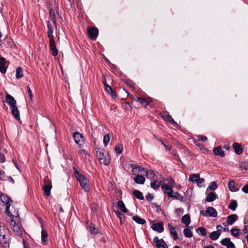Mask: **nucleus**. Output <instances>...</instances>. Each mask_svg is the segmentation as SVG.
Masks as SVG:
<instances>
[{
    "label": "nucleus",
    "instance_id": "1",
    "mask_svg": "<svg viewBox=\"0 0 248 248\" xmlns=\"http://www.w3.org/2000/svg\"><path fill=\"white\" fill-rule=\"evenodd\" d=\"M6 218L7 222L10 224L11 228L15 234L21 236L23 234V229L20 223L18 211L14 210V214L6 216Z\"/></svg>",
    "mask_w": 248,
    "mask_h": 248
},
{
    "label": "nucleus",
    "instance_id": "2",
    "mask_svg": "<svg viewBox=\"0 0 248 248\" xmlns=\"http://www.w3.org/2000/svg\"><path fill=\"white\" fill-rule=\"evenodd\" d=\"M0 199L2 203V205L6 206L5 213L6 216L11 215V214H14V210L16 209L13 206H12L11 208V203L13 202L11 198L5 194L0 193Z\"/></svg>",
    "mask_w": 248,
    "mask_h": 248
},
{
    "label": "nucleus",
    "instance_id": "3",
    "mask_svg": "<svg viewBox=\"0 0 248 248\" xmlns=\"http://www.w3.org/2000/svg\"><path fill=\"white\" fill-rule=\"evenodd\" d=\"M96 152L99 161L105 165H108L110 163L111 157L108 152L104 149L96 148Z\"/></svg>",
    "mask_w": 248,
    "mask_h": 248
},
{
    "label": "nucleus",
    "instance_id": "4",
    "mask_svg": "<svg viewBox=\"0 0 248 248\" xmlns=\"http://www.w3.org/2000/svg\"><path fill=\"white\" fill-rule=\"evenodd\" d=\"M76 179L79 182L80 186L85 192H89L90 190V183L88 179L82 174L77 176Z\"/></svg>",
    "mask_w": 248,
    "mask_h": 248
},
{
    "label": "nucleus",
    "instance_id": "5",
    "mask_svg": "<svg viewBox=\"0 0 248 248\" xmlns=\"http://www.w3.org/2000/svg\"><path fill=\"white\" fill-rule=\"evenodd\" d=\"M200 213L205 217L209 216L215 217L217 216V211L212 207H208L206 210H202Z\"/></svg>",
    "mask_w": 248,
    "mask_h": 248
},
{
    "label": "nucleus",
    "instance_id": "6",
    "mask_svg": "<svg viewBox=\"0 0 248 248\" xmlns=\"http://www.w3.org/2000/svg\"><path fill=\"white\" fill-rule=\"evenodd\" d=\"M161 187L163 189L165 190L164 192L167 194L168 197L169 198H176V195L177 194V193H175V195H173V191L172 189L173 187L172 186L166 184H163L161 186Z\"/></svg>",
    "mask_w": 248,
    "mask_h": 248
},
{
    "label": "nucleus",
    "instance_id": "7",
    "mask_svg": "<svg viewBox=\"0 0 248 248\" xmlns=\"http://www.w3.org/2000/svg\"><path fill=\"white\" fill-rule=\"evenodd\" d=\"M88 35L90 39L95 40L98 35V30L97 28L92 27L88 29Z\"/></svg>",
    "mask_w": 248,
    "mask_h": 248
},
{
    "label": "nucleus",
    "instance_id": "8",
    "mask_svg": "<svg viewBox=\"0 0 248 248\" xmlns=\"http://www.w3.org/2000/svg\"><path fill=\"white\" fill-rule=\"evenodd\" d=\"M73 137L74 139L75 143L78 144L79 146H81L84 144L83 136L79 132H74L73 134Z\"/></svg>",
    "mask_w": 248,
    "mask_h": 248
},
{
    "label": "nucleus",
    "instance_id": "9",
    "mask_svg": "<svg viewBox=\"0 0 248 248\" xmlns=\"http://www.w3.org/2000/svg\"><path fill=\"white\" fill-rule=\"evenodd\" d=\"M153 242L156 244L157 248H168V246L163 239H159L155 236L153 239Z\"/></svg>",
    "mask_w": 248,
    "mask_h": 248
},
{
    "label": "nucleus",
    "instance_id": "10",
    "mask_svg": "<svg viewBox=\"0 0 248 248\" xmlns=\"http://www.w3.org/2000/svg\"><path fill=\"white\" fill-rule=\"evenodd\" d=\"M49 47L52 51V54L54 56H57L58 54V50L55 45V41L51 39L49 40Z\"/></svg>",
    "mask_w": 248,
    "mask_h": 248
},
{
    "label": "nucleus",
    "instance_id": "11",
    "mask_svg": "<svg viewBox=\"0 0 248 248\" xmlns=\"http://www.w3.org/2000/svg\"><path fill=\"white\" fill-rule=\"evenodd\" d=\"M161 117L163 118L165 120L169 122L171 124H176V123L172 118V117L169 114L168 111L164 112L161 114Z\"/></svg>",
    "mask_w": 248,
    "mask_h": 248
},
{
    "label": "nucleus",
    "instance_id": "12",
    "mask_svg": "<svg viewBox=\"0 0 248 248\" xmlns=\"http://www.w3.org/2000/svg\"><path fill=\"white\" fill-rule=\"evenodd\" d=\"M152 228L159 233L162 232L164 230L163 225L161 222L154 223L152 225Z\"/></svg>",
    "mask_w": 248,
    "mask_h": 248
},
{
    "label": "nucleus",
    "instance_id": "13",
    "mask_svg": "<svg viewBox=\"0 0 248 248\" xmlns=\"http://www.w3.org/2000/svg\"><path fill=\"white\" fill-rule=\"evenodd\" d=\"M11 113L16 120H20L19 111L16 106V105L11 107Z\"/></svg>",
    "mask_w": 248,
    "mask_h": 248
},
{
    "label": "nucleus",
    "instance_id": "14",
    "mask_svg": "<svg viewBox=\"0 0 248 248\" xmlns=\"http://www.w3.org/2000/svg\"><path fill=\"white\" fill-rule=\"evenodd\" d=\"M138 102L144 106L148 105L152 101L150 97H140L137 99Z\"/></svg>",
    "mask_w": 248,
    "mask_h": 248
},
{
    "label": "nucleus",
    "instance_id": "15",
    "mask_svg": "<svg viewBox=\"0 0 248 248\" xmlns=\"http://www.w3.org/2000/svg\"><path fill=\"white\" fill-rule=\"evenodd\" d=\"M238 219V216L236 214H232L227 217V223L229 225H232Z\"/></svg>",
    "mask_w": 248,
    "mask_h": 248
},
{
    "label": "nucleus",
    "instance_id": "16",
    "mask_svg": "<svg viewBox=\"0 0 248 248\" xmlns=\"http://www.w3.org/2000/svg\"><path fill=\"white\" fill-rule=\"evenodd\" d=\"M6 100L8 104L11 106L13 107L16 105V101L15 98L10 94H7L6 95Z\"/></svg>",
    "mask_w": 248,
    "mask_h": 248
},
{
    "label": "nucleus",
    "instance_id": "17",
    "mask_svg": "<svg viewBox=\"0 0 248 248\" xmlns=\"http://www.w3.org/2000/svg\"><path fill=\"white\" fill-rule=\"evenodd\" d=\"M232 147L237 155H241L242 153L243 150L241 144L235 142L233 144Z\"/></svg>",
    "mask_w": 248,
    "mask_h": 248
},
{
    "label": "nucleus",
    "instance_id": "18",
    "mask_svg": "<svg viewBox=\"0 0 248 248\" xmlns=\"http://www.w3.org/2000/svg\"><path fill=\"white\" fill-rule=\"evenodd\" d=\"M131 168L132 169V171L134 174H139L141 170L144 171V168H141L140 166L136 165L135 164H131Z\"/></svg>",
    "mask_w": 248,
    "mask_h": 248
},
{
    "label": "nucleus",
    "instance_id": "19",
    "mask_svg": "<svg viewBox=\"0 0 248 248\" xmlns=\"http://www.w3.org/2000/svg\"><path fill=\"white\" fill-rule=\"evenodd\" d=\"M134 181L136 184L143 185L145 183V178L142 175L138 174L134 178Z\"/></svg>",
    "mask_w": 248,
    "mask_h": 248
},
{
    "label": "nucleus",
    "instance_id": "20",
    "mask_svg": "<svg viewBox=\"0 0 248 248\" xmlns=\"http://www.w3.org/2000/svg\"><path fill=\"white\" fill-rule=\"evenodd\" d=\"M51 188H52V185L50 183L47 184L44 186L43 190H44V194L45 196H50Z\"/></svg>",
    "mask_w": 248,
    "mask_h": 248
},
{
    "label": "nucleus",
    "instance_id": "21",
    "mask_svg": "<svg viewBox=\"0 0 248 248\" xmlns=\"http://www.w3.org/2000/svg\"><path fill=\"white\" fill-rule=\"evenodd\" d=\"M214 154L217 155H220L221 157H223L225 155L224 152L222 150L221 146H217L215 147L213 149Z\"/></svg>",
    "mask_w": 248,
    "mask_h": 248
},
{
    "label": "nucleus",
    "instance_id": "22",
    "mask_svg": "<svg viewBox=\"0 0 248 248\" xmlns=\"http://www.w3.org/2000/svg\"><path fill=\"white\" fill-rule=\"evenodd\" d=\"M217 198V196L214 192H210L206 197L205 201L207 202H212L215 201Z\"/></svg>",
    "mask_w": 248,
    "mask_h": 248
},
{
    "label": "nucleus",
    "instance_id": "23",
    "mask_svg": "<svg viewBox=\"0 0 248 248\" xmlns=\"http://www.w3.org/2000/svg\"><path fill=\"white\" fill-rule=\"evenodd\" d=\"M228 188L231 191L236 192L238 190V188L235 187V182L232 180L228 182Z\"/></svg>",
    "mask_w": 248,
    "mask_h": 248
},
{
    "label": "nucleus",
    "instance_id": "24",
    "mask_svg": "<svg viewBox=\"0 0 248 248\" xmlns=\"http://www.w3.org/2000/svg\"><path fill=\"white\" fill-rule=\"evenodd\" d=\"M220 235V232L219 231H214L210 234L209 237L212 240H216L218 238Z\"/></svg>",
    "mask_w": 248,
    "mask_h": 248
},
{
    "label": "nucleus",
    "instance_id": "25",
    "mask_svg": "<svg viewBox=\"0 0 248 248\" xmlns=\"http://www.w3.org/2000/svg\"><path fill=\"white\" fill-rule=\"evenodd\" d=\"M168 226L170 228L171 235L173 236V239L176 240L178 238V236L175 228L172 227L170 224H168Z\"/></svg>",
    "mask_w": 248,
    "mask_h": 248
},
{
    "label": "nucleus",
    "instance_id": "26",
    "mask_svg": "<svg viewBox=\"0 0 248 248\" xmlns=\"http://www.w3.org/2000/svg\"><path fill=\"white\" fill-rule=\"evenodd\" d=\"M161 182H158L157 180H151L150 186L151 187L155 190L157 189L160 186Z\"/></svg>",
    "mask_w": 248,
    "mask_h": 248
},
{
    "label": "nucleus",
    "instance_id": "27",
    "mask_svg": "<svg viewBox=\"0 0 248 248\" xmlns=\"http://www.w3.org/2000/svg\"><path fill=\"white\" fill-rule=\"evenodd\" d=\"M117 205L122 212L124 213H127L128 212L127 209L122 201H119L117 202Z\"/></svg>",
    "mask_w": 248,
    "mask_h": 248
},
{
    "label": "nucleus",
    "instance_id": "28",
    "mask_svg": "<svg viewBox=\"0 0 248 248\" xmlns=\"http://www.w3.org/2000/svg\"><path fill=\"white\" fill-rule=\"evenodd\" d=\"M132 218L134 221H135L136 223L139 224L143 225L145 224L146 222V220L142 218L137 216H134Z\"/></svg>",
    "mask_w": 248,
    "mask_h": 248
},
{
    "label": "nucleus",
    "instance_id": "29",
    "mask_svg": "<svg viewBox=\"0 0 248 248\" xmlns=\"http://www.w3.org/2000/svg\"><path fill=\"white\" fill-rule=\"evenodd\" d=\"M133 194L134 195V196L136 198H137L139 200H144V197L142 195V192L138 190H134L133 191Z\"/></svg>",
    "mask_w": 248,
    "mask_h": 248
},
{
    "label": "nucleus",
    "instance_id": "30",
    "mask_svg": "<svg viewBox=\"0 0 248 248\" xmlns=\"http://www.w3.org/2000/svg\"><path fill=\"white\" fill-rule=\"evenodd\" d=\"M200 178V174H194L189 176V181L193 183H196Z\"/></svg>",
    "mask_w": 248,
    "mask_h": 248
},
{
    "label": "nucleus",
    "instance_id": "31",
    "mask_svg": "<svg viewBox=\"0 0 248 248\" xmlns=\"http://www.w3.org/2000/svg\"><path fill=\"white\" fill-rule=\"evenodd\" d=\"M48 237L47 232L44 230H42L41 232V240L43 244L47 241Z\"/></svg>",
    "mask_w": 248,
    "mask_h": 248
},
{
    "label": "nucleus",
    "instance_id": "32",
    "mask_svg": "<svg viewBox=\"0 0 248 248\" xmlns=\"http://www.w3.org/2000/svg\"><path fill=\"white\" fill-rule=\"evenodd\" d=\"M237 205H238V204H237V202L236 201L232 200L231 201V203L229 205V208L231 210L234 211L236 210V209L237 207Z\"/></svg>",
    "mask_w": 248,
    "mask_h": 248
},
{
    "label": "nucleus",
    "instance_id": "33",
    "mask_svg": "<svg viewBox=\"0 0 248 248\" xmlns=\"http://www.w3.org/2000/svg\"><path fill=\"white\" fill-rule=\"evenodd\" d=\"M197 233L201 236H205L206 235V230L205 228L201 227L197 230Z\"/></svg>",
    "mask_w": 248,
    "mask_h": 248
},
{
    "label": "nucleus",
    "instance_id": "34",
    "mask_svg": "<svg viewBox=\"0 0 248 248\" xmlns=\"http://www.w3.org/2000/svg\"><path fill=\"white\" fill-rule=\"evenodd\" d=\"M23 76L22 69L20 67H18L16 69V78L18 79Z\"/></svg>",
    "mask_w": 248,
    "mask_h": 248
},
{
    "label": "nucleus",
    "instance_id": "35",
    "mask_svg": "<svg viewBox=\"0 0 248 248\" xmlns=\"http://www.w3.org/2000/svg\"><path fill=\"white\" fill-rule=\"evenodd\" d=\"M117 217L119 218L121 224H123L124 221V215L119 211L115 212Z\"/></svg>",
    "mask_w": 248,
    "mask_h": 248
},
{
    "label": "nucleus",
    "instance_id": "36",
    "mask_svg": "<svg viewBox=\"0 0 248 248\" xmlns=\"http://www.w3.org/2000/svg\"><path fill=\"white\" fill-rule=\"evenodd\" d=\"M240 230L239 229L233 228L231 230L232 234L235 237H237L239 235Z\"/></svg>",
    "mask_w": 248,
    "mask_h": 248
},
{
    "label": "nucleus",
    "instance_id": "37",
    "mask_svg": "<svg viewBox=\"0 0 248 248\" xmlns=\"http://www.w3.org/2000/svg\"><path fill=\"white\" fill-rule=\"evenodd\" d=\"M115 151L116 153L120 154L122 153L123 150V145L121 144H117L115 147Z\"/></svg>",
    "mask_w": 248,
    "mask_h": 248
},
{
    "label": "nucleus",
    "instance_id": "38",
    "mask_svg": "<svg viewBox=\"0 0 248 248\" xmlns=\"http://www.w3.org/2000/svg\"><path fill=\"white\" fill-rule=\"evenodd\" d=\"M110 137L109 136V134H106L104 135L103 138V143L105 146H107L108 145V143L109 142Z\"/></svg>",
    "mask_w": 248,
    "mask_h": 248
},
{
    "label": "nucleus",
    "instance_id": "39",
    "mask_svg": "<svg viewBox=\"0 0 248 248\" xmlns=\"http://www.w3.org/2000/svg\"><path fill=\"white\" fill-rule=\"evenodd\" d=\"M231 242H232V241H231L230 239L229 238H224L220 242L222 245H223L224 246H226V247H227L228 245H229L230 244V243H231Z\"/></svg>",
    "mask_w": 248,
    "mask_h": 248
},
{
    "label": "nucleus",
    "instance_id": "40",
    "mask_svg": "<svg viewBox=\"0 0 248 248\" xmlns=\"http://www.w3.org/2000/svg\"><path fill=\"white\" fill-rule=\"evenodd\" d=\"M144 171H145V173L147 177L153 178L155 176V173L152 170H146L144 169Z\"/></svg>",
    "mask_w": 248,
    "mask_h": 248
},
{
    "label": "nucleus",
    "instance_id": "41",
    "mask_svg": "<svg viewBox=\"0 0 248 248\" xmlns=\"http://www.w3.org/2000/svg\"><path fill=\"white\" fill-rule=\"evenodd\" d=\"M49 15L52 18V20L53 22L55 24H56V18H55V12H54V10L51 8H50V10H49Z\"/></svg>",
    "mask_w": 248,
    "mask_h": 248
},
{
    "label": "nucleus",
    "instance_id": "42",
    "mask_svg": "<svg viewBox=\"0 0 248 248\" xmlns=\"http://www.w3.org/2000/svg\"><path fill=\"white\" fill-rule=\"evenodd\" d=\"M7 179V176L5 175V172L0 170V181H6Z\"/></svg>",
    "mask_w": 248,
    "mask_h": 248
},
{
    "label": "nucleus",
    "instance_id": "43",
    "mask_svg": "<svg viewBox=\"0 0 248 248\" xmlns=\"http://www.w3.org/2000/svg\"><path fill=\"white\" fill-rule=\"evenodd\" d=\"M217 183L215 182H212L210 183L208 188L211 190H215L217 188Z\"/></svg>",
    "mask_w": 248,
    "mask_h": 248
},
{
    "label": "nucleus",
    "instance_id": "44",
    "mask_svg": "<svg viewBox=\"0 0 248 248\" xmlns=\"http://www.w3.org/2000/svg\"><path fill=\"white\" fill-rule=\"evenodd\" d=\"M241 168L245 170H248V161H244L241 164Z\"/></svg>",
    "mask_w": 248,
    "mask_h": 248
},
{
    "label": "nucleus",
    "instance_id": "45",
    "mask_svg": "<svg viewBox=\"0 0 248 248\" xmlns=\"http://www.w3.org/2000/svg\"><path fill=\"white\" fill-rule=\"evenodd\" d=\"M7 67L5 65H0V72L2 73H5L6 72Z\"/></svg>",
    "mask_w": 248,
    "mask_h": 248
},
{
    "label": "nucleus",
    "instance_id": "46",
    "mask_svg": "<svg viewBox=\"0 0 248 248\" xmlns=\"http://www.w3.org/2000/svg\"><path fill=\"white\" fill-rule=\"evenodd\" d=\"M73 172H74V174L76 177H77V176H78L79 175H80V174H81V173L79 172L77 170V169L75 167H73Z\"/></svg>",
    "mask_w": 248,
    "mask_h": 248
},
{
    "label": "nucleus",
    "instance_id": "47",
    "mask_svg": "<svg viewBox=\"0 0 248 248\" xmlns=\"http://www.w3.org/2000/svg\"><path fill=\"white\" fill-rule=\"evenodd\" d=\"M198 139L199 140H202L203 141H205L207 140V138L206 136H202L201 135H199L198 136Z\"/></svg>",
    "mask_w": 248,
    "mask_h": 248
},
{
    "label": "nucleus",
    "instance_id": "48",
    "mask_svg": "<svg viewBox=\"0 0 248 248\" xmlns=\"http://www.w3.org/2000/svg\"><path fill=\"white\" fill-rule=\"evenodd\" d=\"M145 198L147 201L150 202L153 200L154 197L151 194L149 193L146 196Z\"/></svg>",
    "mask_w": 248,
    "mask_h": 248
},
{
    "label": "nucleus",
    "instance_id": "49",
    "mask_svg": "<svg viewBox=\"0 0 248 248\" xmlns=\"http://www.w3.org/2000/svg\"><path fill=\"white\" fill-rule=\"evenodd\" d=\"M27 88H28V91H27L28 93L30 96V99L31 100H32V97H33V94L32 93L31 90L29 86H28Z\"/></svg>",
    "mask_w": 248,
    "mask_h": 248
},
{
    "label": "nucleus",
    "instance_id": "50",
    "mask_svg": "<svg viewBox=\"0 0 248 248\" xmlns=\"http://www.w3.org/2000/svg\"><path fill=\"white\" fill-rule=\"evenodd\" d=\"M205 180L203 178H200L199 180L196 182L198 186H201V185L203 184Z\"/></svg>",
    "mask_w": 248,
    "mask_h": 248
},
{
    "label": "nucleus",
    "instance_id": "51",
    "mask_svg": "<svg viewBox=\"0 0 248 248\" xmlns=\"http://www.w3.org/2000/svg\"><path fill=\"white\" fill-rule=\"evenodd\" d=\"M242 190L245 193H248V184L245 185L242 188Z\"/></svg>",
    "mask_w": 248,
    "mask_h": 248
},
{
    "label": "nucleus",
    "instance_id": "52",
    "mask_svg": "<svg viewBox=\"0 0 248 248\" xmlns=\"http://www.w3.org/2000/svg\"><path fill=\"white\" fill-rule=\"evenodd\" d=\"M175 212L178 214V215H180V214L184 213V209L182 208H177L175 209Z\"/></svg>",
    "mask_w": 248,
    "mask_h": 248
},
{
    "label": "nucleus",
    "instance_id": "53",
    "mask_svg": "<svg viewBox=\"0 0 248 248\" xmlns=\"http://www.w3.org/2000/svg\"><path fill=\"white\" fill-rule=\"evenodd\" d=\"M105 90L109 94L113 90L110 86H106Z\"/></svg>",
    "mask_w": 248,
    "mask_h": 248
},
{
    "label": "nucleus",
    "instance_id": "54",
    "mask_svg": "<svg viewBox=\"0 0 248 248\" xmlns=\"http://www.w3.org/2000/svg\"><path fill=\"white\" fill-rule=\"evenodd\" d=\"M6 59L4 57L0 58V65H5Z\"/></svg>",
    "mask_w": 248,
    "mask_h": 248
},
{
    "label": "nucleus",
    "instance_id": "55",
    "mask_svg": "<svg viewBox=\"0 0 248 248\" xmlns=\"http://www.w3.org/2000/svg\"><path fill=\"white\" fill-rule=\"evenodd\" d=\"M102 78H103V83L104 85L105 88H106V86H109V85L107 84V80H106V77L104 75L102 76Z\"/></svg>",
    "mask_w": 248,
    "mask_h": 248
},
{
    "label": "nucleus",
    "instance_id": "56",
    "mask_svg": "<svg viewBox=\"0 0 248 248\" xmlns=\"http://www.w3.org/2000/svg\"><path fill=\"white\" fill-rule=\"evenodd\" d=\"M23 244L24 248H29V244L27 243L24 239H23Z\"/></svg>",
    "mask_w": 248,
    "mask_h": 248
},
{
    "label": "nucleus",
    "instance_id": "57",
    "mask_svg": "<svg viewBox=\"0 0 248 248\" xmlns=\"http://www.w3.org/2000/svg\"><path fill=\"white\" fill-rule=\"evenodd\" d=\"M5 161V158L4 155L2 154H0V162L3 163Z\"/></svg>",
    "mask_w": 248,
    "mask_h": 248
},
{
    "label": "nucleus",
    "instance_id": "58",
    "mask_svg": "<svg viewBox=\"0 0 248 248\" xmlns=\"http://www.w3.org/2000/svg\"><path fill=\"white\" fill-rule=\"evenodd\" d=\"M90 231L91 233L93 234H97L98 233V231L94 227H93V228L92 227H90Z\"/></svg>",
    "mask_w": 248,
    "mask_h": 248
},
{
    "label": "nucleus",
    "instance_id": "59",
    "mask_svg": "<svg viewBox=\"0 0 248 248\" xmlns=\"http://www.w3.org/2000/svg\"><path fill=\"white\" fill-rule=\"evenodd\" d=\"M109 94L111 96V97L115 99L117 97V94L115 91L113 90L111 93H110Z\"/></svg>",
    "mask_w": 248,
    "mask_h": 248
},
{
    "label": "nucleus",
    "instance_id": "60",
    "mask_svg": "<svg viewBox=\"0 0 248 248\" xmlns=\"http://www.w3.org/2000/svg\"><path fill=\"white\" fill-rule=\"evenodd\" d=\"M46 24H47V30H50V29L53 30V27L49 21H47Z\"/></svg>",
    "mask_w": 248,
    "mask_h": 248
},
{
    "label": "nucleus",
    "instance_id": "61",
    "mask_svg": "<svg viewBox=\"0 0 248 248\" xmlns=\"http://www.w3.org/2000/svg\"><path fill=\"white\" fill-rule=\"evenodd\" d=\"M192 236V233L191 231L187 229V237H191Z\"/></svg>",
    "mask_w": 248,
    "mask_h": 248
},
{
    "label": "nucleus",
    "instance_id": "62",
    "mask_svg": "<svg viewBox=\"0 0 248 248\" xmlns=\"http://www.w3.org/2000/svg\"><path fill=\"white\" fill-rule=\"evenodd\" d=\"M47 37L49 38V40H54L53 33H47Z\"/></svg>",
    "mask_w": 248,
    "mask_h": 248
},
{
    "label": "nucleus",
    "instance_id": "63",
    "mask_svg": "<svg viewBox=\"0 0 248 248\" xmlns=\"http://www.w3.org/2000/svg\"><path fill=\"white\" fill-rule=\"evenodd\" d=\"M243 231L245 234H246L248 232V225L244 226Z\"/></svg>",
    "mask_w": 248,
    "mask_h": 248
},
{
    "label": "nucleus",
    "instance_id": "64",
    "mask_svg": "<svg viewBox=\"0 0 248 248\" xmlns=\"http://www.w3.org/2000/svg\"><path fill=\"white\" fill-rule=\"evenodd\" d=\"M227 248H235L234 244L232 242L227 246Z\"/></svg>",
    "mask_w": 248,
    "mask_h": 248
}]
</instances>
